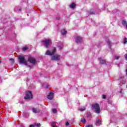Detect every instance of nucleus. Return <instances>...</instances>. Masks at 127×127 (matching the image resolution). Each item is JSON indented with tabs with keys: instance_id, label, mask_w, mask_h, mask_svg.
<instances>
[{
	"instance_id": "nucleus-20",
	"label": "nucleus",
	"mask_w": 127,
	"mask_h": 127,
	"mask_svg": "<svg viewBox=\"0 0 127 127\" xmlns=\"http://www.w3.org/2000/svg\"><path fill=\"white\" fill-rule=\"evenodd\" d=\"M127 22L126 21V20H123L122 21V24L124 25H126L127 24Z\"/></svg>"
},
{
	"instance_id": "nucleus-16",
	"label": "nucleus",
	"mask_w": 127,
	"mask_h": 127,
	"mask_svg": "<svg viewBox=\"0 0 127 127\" xmlns=\"http://www.w3.org/2000/svg\"><path fill=\"white\" fill-rule=\"evenodd\" d=\"M81 122L82 124H85L86 123V119L84 118H82L81 119Z\"/></svg>"
},
{
	"instance_id": "nucleus-13",
	"label": "nucleus",
	"mask_w": 127,
	"mask_h": 127,
	"mask_svg": "<svg viewBox=\"0 0 127 127\" xmlns=\"http://www.w3.org/2000/svg\"><path fill=\"white\" fill-rule=\"evenodd\" d=\"M61 33L63 35H66L67 34V31L65 29H63L61 30Z\"/></svg>"
},
{
	"instance_id": "nucleus-9",
	"label": "nucleus",
	"mask_w": 127,
	"mask_h": 127,
	"mask_svg": "<svg viewBox=\"0 0 127 127\" xmlns=\"http://www.w3.org/2000/svg\"><path fill=\"white\" fill-rule=\"evenodd\" d=\"M53 95H54L53 93L50 92L49 95H48L47 98L49 100H52V99H53Z\"/></svg>"
},
{
	"instance_id": "nucleus-1",
	"label": "nucleus",
	"mask_w": 127,
	"mask_h": 127,
	"mask_svg": "<svg viewBox=\"0 0 127 127\" xmlns=\"http://www.w3.org/2000/svg\"><path fill=\"white\" fill-rule=\"evenodd\" d=\"M25 100H32L33 99V95L31 91H26L25 92V96L24 97Z\"/></svg>"
},
{
	"instance_id": "nucleus-22",
	"label": "nucleus",
	"mask_w": 127,
	"mask_h": 127,
	"mask_svg": "<svg viewBox=\"0 0 127 127\" xmlns=\"http://www.w3.org/2000/svg\"><path fill=\"white\" fill-rule=\"evenodd\" d=\"M52 111L54 114H56V113H57V110H56V109H53Z\"/></svg>"
},
{
	"instance_id": "nucleus-33",
	"label": "nucleus",
	"mask_w": 127,
	"mask_h": 127,
	"mask_svg": "<svg viewBox=\"0 0 127 127\" xmlns=\"http://www.w3.org/2000/svg\"><path fill=\"white\" fill-rule=\"evenodd\" d=\"M29 127H34V126H33V125H31Z\"/></svg>"
},
{
	"instance_id": "nucleus-21",
	"label": "nucleus",
	"mask_w": 127,
	"mask_h": 127,
	"mask_svg": "<svg viewBox=\"0 0 127 127\" xmlns=\"http://www.w3.org/2000/svg\"><path fill=\"white\" fill-rule=\"evenodd\" d=\"M127 38H125L124 39V44H126V43H127Z\"/></svg>"
},
{
	"instance_id": "nucleus-29",
	"label": "nucleus",
	"mask_w": 127,
	"mask_h": 127,
	"mask_svg": "<svg viewBox=\"0 0 127 127\" xmlns=\"http://www.w3.org/2000/svg\"><path fill=\"white\" fill-rule=\"evenodd\" d=\"M86 127H93V125H87Z\"/></svg>"
},
{
	"instance_id": "nucleus-7",
	"label": "nucleus",
	"mask_w": 127,
	"mask_h": 127,
	"mask_svg": "<svg viewBox=\"0 0 127 127\" xmlns=\"http://www.w3.org/2000/svg\"><path fill=\"white\" fill-rule=\"evenodd\" d=\"M28 61L30 62V63H31L32 64H35L36 62L35 59H34L32 57H29L28 59Z\"/></svg>"
},
{
	"instance_id": "nucleus-3",
	"label": "nucleus",
	"mask_w": 127,
	"mask_h": 127,
	"mask_svg": "<svg viewBox=\"0 0 127 127\" xmlns=\"http://www.w3.org/2000/svg\"><path fill=\"white\" fill-rule=\"evenodd\" d=\"M92 109H94L95 113H96V114H100L101 113V109H100V105L98 104H95L92 105Z\"/></svg>"
},
{
	"instance_id": "nucleus-25",
	"label": "nucleus",
	"mask_w": 127,
	"mask_h": 127,
	"mask_svg": "<svg viewBox=\"0 0 127 127\" xmlns=\"http://www.w3.org/2000/svg\"><path fill=\"white\" fill-rule=\"evenodd\" d=\"M9 61H11V62H12V63H13L14 62V59H11L9 60Z\"/></svg>"
},
{
	"instance_id": "nucleus-40",
	"label": "nucleus",
	"mask_w": 127,
	"mask_h": 127,
	"mask_svg": "<svg viewBox=\"0 0 127 127\" xmlns=\"http://www.w3.org/2000/svg\"><path fill=\"white\" fill-rule=\"evenodd\" d=\"M120 85H122V84H121V83H120Z\"/></svg>"
},
{
	"instance_id": "nucleus-8",
	"label": "nucleus",
	"mask_w": 127,
	"mask_h": 127,
	"mask_svg": "<svg viewBox=\"0 0 127 127\" xmlns=\"http://www.w3.org/2000/svg\"><path fill=\"white\" fill-rule=\"evenodd\" d=\"M83 42V39L80 36H77L75 37V42L76 43H80V42Z\"/></svg>"
},
{
	"instance_id": "nucleus-11",
	"label": "nucleus",
	"mask_w": 127,
	"mask_h": 127,
	"mask_svg": "<svg viewBox=\"0 0 127 127\" xmlns=\"http://www.w3.org/2000/svg\"><path fill=\"white\" fill-rule=\"evenodd\" d=\"M98 60L99 61V62H100L101 64H103V65L106 64V61L102 60V58H99L98 59Z\"/></svg>"
},
{
	"instance_id": "nucleus-2",
	"label": "nucleus",
	"mask_w": 127,
	"mask_h": 127,
	"mask_svg": "<svg viewBox=\"0 0 127 127\" xmlns=\"http://www.w3.org/2000/svg\"><path fill=\"white\" fill-rule=\"evenodd\" d=\"M42 43H43L44 46L46 47V48H48L51 44H52V41L49 39H46L45 40L42 41Z\"/></svg>"
},
{
	"instance_id": "nucleus-28",
	"label": "nucleus",
	"mask_w": 127,
	"mask_h": 127,
	"mask_svg": "<svg viewBox=\"0 0 127 127\" xmlns=\"http://www.w3.org/2000/svg\"><path fill=\"white\" fill-rule=\"evenodd\" d=\"M124 78H125V77L123 76L122 77H121V78L120 79V81H123Z\"/></svg>"
},
{
	"instance_id": "nucleus-34",
	"label": "nucleus",
	"mask_w": 127,
	"mask_h": 127,
	"mask_svg": "<svg viewBox=\"0 0 127 127\" xmlns=\"http://www.w3.org/2000/svg\"><path fill=\"white\" fill-rule=\"evenodd\" d=\"M57 19H58V20L60 19V17H57Z\"/></svg>"
},
{
	"instance_id": "nucleus-32",
	"label": "nucleus",
	"mask_w": 127,
	"mask_h": 127,
	"mask_svg": "<svg viewBox=\"0 0 127 127\" xmlns=\"http://www.w3.org/2000/svg\"><path fill=\"white\" fill-rule=\"evenodd\" d=\"M103 98L104 99H106V96L103 95Z\"/></svg>"
},
{
	"instance_id": "nucleus-36",
	"label": "nucleus",
	"mask_w": 127,
	"mask_h": 127,
	"mask_svg": "<svg viewBox=\"0 0 127 127\" xmlns=\"http://www.w3.org/2000/svg\"><path fill=\"white\" fill-rule=\"evenodd\" d=\"M47 88H48V85H47Z\"/></svg>"
},
{
	"instance_id": "nucleus-10",
	"label": "nucleus",
	"mask_w": 127,
	"mask_h": 127,
	"mask_svg": "<svg viewBox=\"0 0 127 127\" xmlns=\"http://www.w3.org/2000/svg\"><path fill=\"white\" fill-rule=\"evenodd\" d=\"M32 112H33V113H34L35 114H38V113H39V109H38L37 108H33L32 109Z\"/></svg>"
},
{
	"instance_id": "nucleus-23",
	"label": "nucleus",
	"mask_w": 127,
	"mask_h": 127,
	"mask_svg": "<svg viewBox=\"0 0 127 127\" xmlns=\"http://www.w3.org/2000/svg\"><path fill=\"white\" fill-rule=\"evenodd\" d=\"M28 49V48L27 47H25L23 48V51H25V50H27Z\"/></svg>"
},
{
	"instance_id": "nucleus-15",
	"label": "nucleus",
	"mask_w": 127,
	"mask_h": 127,
	"mask_svg": "<svg viewBox=\"0 0 127 127\" xmlns=\"http://www.w3.org/2000/svg\"><path fill=\"white\" fill-rule=\"evenodd\" d=\"M101 125V121L98 120L96 121V125L99 127V126H100Z\"/></svg>"
},
{
	"instance_id": "nucleus-37",
	"label": "nucleus",
	"mask_w": 127,
	"mask_h": 127,
	"mask_svg": "<svg viewBox=\"0 0 127 127\" xmlns=\"http://www.w3.org/2000/svg\"><path fill=\"white\" fill-rule=\"evenodd\" d=\"M118 67H120V65L118 64Z\"/></svg>"
},
{
	"instance_id": "nucleus-17",
	"label": "nucleus",
	"mask_w": 127,
	"mask_h": 127,
	"mask_svg": "<svg viewBox=\"0 0 127 127\" xmlns=\"http://www.w3.org/2000/svg\"><path fill=\"white\" fill-rule=\"evenodd\" d=\"M51 126L52 127H58L56 126V122H52Z\"/></svg>"
},
{
	"instance_id": "nucleus-31",
	"label": "nucleus",
	"mask_w": 127,
	"mask_h": 127,
	"mask_svg": "<svg viewBox=\"0 0 127 127\" xmlns=\"http://www.w3.org/2000/svg\"><path fill=\"white\" fill-rule=\"evenodd\" d=\"M65 125L66 126H69V122H66Z\"/></svg>"
},
{
	"instance_id": "nucleus-26",
	"label": "nucleus",
	"mask_w": 127,
	"mask_h": 127,
	"mask_svg": "<svg viewBox=\"0 0 127 127\" xmlns=\"http://www.w3.org/2000/svg\"><path fill=\"white\" fill-rule=\"evenodd\" d=\"M107 43L109 46H111V42L110 41V40H108L107 41Z\"/></svg>"
},
{
	"instance_id": "nucleus-39",
	"label": "nucleus",
	"mask_w": 127,
	"mask_h": 127,
	"mask_svg": "<svg viewBox=\"0 0 127 127\" xmlns=\"http://www.w3.org/2000/svg\"><path fill=\"white\" fill-rule=\"evenodd\" d=\"M19 10L20 11V10H21V9H20Z\"/></svg>"
},
{
	"instance_id": "nucleus-35",
	"label": "nucleus",
	"mask_w": 127,
	"mask_h": 127,
	"mask_svg": "<svg viewBox=\"0 0 127 127\" xmlns=\"http://www.w3.org/2000/svg\"><path fill=\"white\" fill-rule=\"evenodd\" d=\"M0 63H1V61H0Z\"/></svg>"
},
{
	"instance_id": "nucleus-5",
	"label": "nucleus",
	"mask_w": 127,
	"mask_h": 127,
	"mask_svg": "<svg viewBox=\"0 0 127 127\" xmlns=\"http://www.w3.org/2000/svg\"><path fill=\"white\" fill-rule=\"evenodd\" d=\"M55 52H56V48H54V49L53 50V51L51 52H50V51L48 50L46 53H45V55H50V56H52L54 54H55Z\"/></svg>"
},
{
	"instance_id": "nucleus-38",
	"label": "nucleus",
	"mask_w": 127,
	"mask_h": 127,
	"mask_svg": "<svg viewBox=\"0 0 127 127\" xmlns=\"http://www.w3.org/2000/svg\"><path fill=\"white\" fill-rule=\"evenodd\" d=\"M58 64L59 65V63H58Z\"/></svg>"
},
{
	"instance_id": "nucleus-19",
	"label": "nucleus",
	"mask_w": 127,
	"mask_h": 127,
	"mask_svg": "<svg viewBox=\"0 0 127 127\" xmlns=\"http://www.w3.org/2000/svg\"><path fill=\"white\" fill-rule=\"evenodd\" d=\"M86 110V108L85 107H81L79 109V111H81V112H83V111H85Z\"/></svg>"
},
{
	"instance_id": "nucleus-24",
	"label": "nucleus",
	"mask_w": 127,
	"mask_h": 127,
	"mask_svg": "<svg viewBox=\"0 0 127 127\" xmlns=\"http://www.w3.org/2000/svg\"><path fill=\"white\" fill-rule=\"evenodd\" d=\"M89 14H94V12H93V9H91V11L88 12Z\"/></svg>"
},
{
	"instance_id": "nucleus-6",
	"label": "nucleus",
	"mask_w": 127,
	"mask_h": 127,
	"mask_svg": "<svg viewBox=\"0 0 127 127\" xmlns=\"http://www.w3.org/2000/svg\"><path fill=\"white\" fill-rule=\"evenodd\" d=\"M52 60L55 61H59L60 60V56L59 55H55L52 57Z\"/></svg>"
},
{
	"instance_id": "nucleus-12",
	"label": "nucleus",
	"mask_w": 127,
	"mask_h": 127,
	"mask_svg": "<svg viewBox=\"0 0 127 127\" xmlns=\"http://www.w3.org/2000/svg\"><path fill=\"white\" fill-rule=\"evenodd\" d=\"M86 116L87 118L89 119V120H91V119L93 118V117L92 116V114L90 112H88L86 114Z\"/></svg>"
},
{
	"instance_id": "nucleus-27",
	"label": "nucleus",
	"mask_w": 127,
	"mask_h": 127,
	"mask_svg": "<svg viewBox=\"0 0 127 127\" xmlns=\"http://www.w3.org/2000/svg\"><path fill=\"white\" fill-rule=\"evenodd\" d=\"M115 59H119V58H120V57L119 56H115Z\"/></svg>"
},
{
	"instance_id": "nucleus-18",
	"label": "nucleus",
	"mask_w": 127,
	"mask_h": 127,
	"mask_svg": "<svg viewBox=\"0 0 127 127\" xmlns=\"http://www.w3.org/2000/svg\"><path fill=\"white\" fill-rule=\"evenodd\" d=\"M76 6V5L74 4V3H72L70 4V8H74Z\"/></svg>"
},
{
	"instance_id": "nucleus-14",
	"label": "nucleus",
	"mask_w": 127,
	"mask_h": 127,
	"mask_svg": "<svg viewBox=\"0 0 127 127\" xmlns=\"http://www.w3.org/2000/svg\"><path fill=\"white\" fill-rule=\"evenodd\" d=\"M34 127H40L41 125L40 123H34L33 124Z\"/></svg>"
},
{
	"instance_id": "nucleus-30",
	"label": "nucleus",
	"mask_w": 127,
	"mask_h": 127,
	"mask_svg": "<svg viewBox=\"0 0 127 127\" xmlns=\"http://www.w3.org/2000/svg\"><path fill=\"white\" fill-rule=\"evenodd\" d=\"M59 48L60 49H62V48H63V46H60Z\"/></svg>"
},
{
	"instance_id": "nucleus-4",
	"label": "nucleus",
	"mask_w": 127,
	"mask_h": 127,
	"mask_svg": "<svg viewBox=\"0 0 127 127\" xmlns=\"http://www.w3.org/2000/svg\"><path fill=\"white\" fill-rule=\"evenodd\" d=\"M18 59L19 62L20 64H24V65H27V62L25 61V58L23 56H19Z\"/></svg>"
}]
</instances>
